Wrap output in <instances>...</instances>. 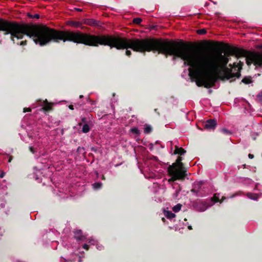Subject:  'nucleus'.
<instances>
[{
  "label": "nucleus",
  "mask_w": 262,
  "mask_h": 262,
  "mask_svg": "<svg viewBox=\"0 0 262 262\" xmlns=\"http://www.w3.org/2000/svg\"><path fill=\"white\" fill-rule=\"evenodd\" d=\"M182 158L179 157L176 162L168 167V174L171 177L169 182H174L177 180H183L186 177V171L181 162Z\"/></svg>",
  "instance_id": "f257e3e1"
},
{
  "label": "nucleus",
  "mask_w": 262,
  "mask_h": 262,
  "mask_svg": "<svg viewBox=\"0 0 262 262\" xmlns=\"http://www.w3.org/2000/svg\"><path fill=\"white\" fill-rule=\"evenodd\" d=\"M239 53L246 56L247 63L248 65L253 63L256 67H262V52H247L242 50Z\"/></svg>",
  "instance_id": "f03ea898"
},
{
  "label": "nucleus",
  "mask_w": 262,
  "mask_h": 262,
  "mask_svg": "<svg viewBox=\"0 0 262 262\" xmlns=\"http://www.w3.org/2000/svg\"><path fill=\"white\" fill-rule=\"evenodd\" d=\"M74 237L78 242H84L86 239L85 235H83L80 229H75L74 231Z\"/></svg>",
  "instance_id": "7ed1b4c3"
},
{
  "label": "nucleus",
  "mask_w": 262,
  "mask_h": 262,
  "mask_svg": "<svg viewBox=\"0 0 262 262\" xmlns=\"http://www.w3.org/2000/svg\"><path fill=\"white\" fill-rule=\"evenodd\" d=\"M216 121L214 119H209L205 123L204 127L207 129H214L216 126Z\"/></svg>",
  "instance_id": "20e7f679"
},
{
  "label": "nucleus",
  "mask_w": 262,
  "mask_h": 262,
  "mask_svg": "<svg viewBox=\"0 0 262 262\" xmlns=\"http://www.w3.org/2000/svg\"><path fill=\"white\" fill-rule=\"evenodd\" d=\"M208 206L205 202L199 201L196 203L195 208L196 210L199 211H204L208 208Z\"/></svg>",
  "instance_id": "39448f33"
},
{
  "label": "nucleus",
  "mask_w": 262,
  "mask_h": 262,
  "mask_svg": "<svg viewBox=\"0 0 262 262\" xmlns=\"http://www.w3.org/2000/svg\"><path fill=\"white\" fill-rule=\"evenodd\" d=\"M93 126V122L92 120H89L88 123H85L83 124L82 128V132L84 133H88L91 128Z\"/></svg>",
  "instance_id": "423d86ee"
},
{
  "label": "nucleus",
  "mask_w": 262,
  "mask_h": 262,
  "mask_svg": "<svg viewBox=\"0 0 262 262\" xmlns=\"http://www.w3.org/2000/svg\"><path fill=\"white\" fill-rule=\"evenodd\" d=\"M43 107L41 108L45 111H50L52 110V104L49 103L47 100L43 102Z\"/></svg>",
  "instance_id": "0eeeda50"
},
{
  "label": "nucleus",
  "mask_w": 262,
  "mask_h": 262,
  "mask_svg": "<svg viewBox=\"0 0 262 262\" xmlns=\"http://www.w3.org/2000/svg\"><path fill=\"white\" fill-rule=\"evenodd\" d=\"M225 199L226 198L225 196H222L221 200H220V194L215 193L214 194L213 197L211 198V201H213L214 203H216L218 202L222 203Z\"/></svg>",
  "instance_id": "6e6552de"
},
{
  "label": "nucleus",
  "mask_w": 262,
  "mask_h": 262,
  "mask_svg": "<svg viewBox=\"0 0 262 262\" xmlns=\"http://www.w3.org/2000/svg\"><path fill=\"white\" fill-rule=\"evenodd\" d=\"M84 23L86 25L91 26H96L99 25L98 22L94 19H86L85 20Z\"/></svg>",
  "instance_id": "1a4fd4ad"
},
{
  "label": "nucleus",
  "mask_w": 262,
  "mask_h": 262,
  "mask_svg": "<svg viewBox=\"0 0 262 262\" xmlns=\"http://www.w3.org/2000/svg\"><path fill=\"white\" fill-rule=\"evenodd\" d=\"M67 24L69 26H72L75 28L80 27L81 25V24L79 21H73V20H69L67 22Z\"/></svg>",
  "instance_id": "9d476101"
},
{
  "label": "nucleus",
  "mask_w": 262,
  "mask_h": 262,
  "mask_svg": "<svg viewBox=\"0 0 262 262\" xmlns=\"http://www.w3.org/2000/svg\"><path fill=\"white\" fill-rule=\"evenodd\" d=\"M72 255L74 257H76L77 256V255L74 254V253H72ZM75 260H76V258L75 257L68 258V259H66V258H63V257H61L60 261L61 262H72V261H75Z\"/></svg>",
  "instance_id": "9b49d317"
},
{
  "label": "nucleus",
  "mask_w": 262,
  "mask_h": 262,
  "mask_svg": "<svg viewBox=\"0 0 262 262\" xmlns=\"http://www.w3.org/2000/svg\"><path fill=\"white\" fill-rule=\"evenodd\" d=\"M185 152H186V151L183 148H182V147L179 148L177 146L174 150V154L182 155L184 153H185Z\"/></svg>",
  "instance_id": "f8f14e48"
},
{
  "label": "nucleus",
  "mask_w": 262,
  "mask_h": 262,
  "mask_svg": "<svg viewBox=\"0 0 262 262\" xmlns=\"http://www.w3.org/2000/svg\"><path fill=\"white\" fill-rule=\"evenodd\" d=\"M164 215L167 219H172L176 216L175 214L170 211H165Z\"/></svg>",
  "instance_id": "ddd939ff"
},
{
  "label": "nucleus",
  "mask_w": 262,
  "mask_h": 262,
  "mask_svg": "<svg viewBox=\"0 0 262 262\" xmlns=\"http://www.w3.org/2000/svg\"><path fill=\"white\" fill-rule=\"evenodd\" d=\"M242 81L245 84H249L252 82L251 77H245Z\"/></svg>",
  "instance_id": "4468645a"
},
{
  "label": "nucleus",
  "mask_w": 262,
  "mask_h": 262,
  "mask_svg": "<svg viewBox=\"0 0 262 262\" xmlns=\"http://www.w3.org/2000/svg\"><path fill=\"white\" fill-rule=\"evenodd\" d=\"M247 195L249 198L253 199V200H257L258 198V195L255 193H249L247 194Z\"/></svg>",
  "instance_id": "2eb2a0df"
},
{
  "label": "nucleus",
  "mask_w": 262,
  "mask_h": 262,
  "mask_svg": "<svg viewBox=\"0 0 262 262\" xmlns=\"http://www.w3.org/2000/svg\"><path fill=\"white\" fill-rule=\"evenodd\" d=\"M152 130L151 127L148 125H145V127L144 128V132L145 134H149L151 132Z\"/></svg>",
  "instance_id": "dca6fc26"
},
{
  "label": "nucleus",
  "mask_w": 262,
  "mask_h": 262,
  "mask_svg": "<svg viewBox=\"0 0 262 262\" xmlns=\"http://www.w3.org/2000/svg\"><path fill=\"white\" fill-rule=\"evenodd\" d=\"M181 207L182 205L180 204H178L172 208V210L175 212H178L181 210Z\"/></svg>",
  "instance_id": "f3484780"
},
{
  "label": "nucleus",
  "mask_w": 262,
  "mask_h": 262,
  "mask_svg": "<svg viewBox=\"0 0 262 262\" xmlns=\"http://www.w3.org/2000/svg\"><path fill=\"white\" fill-rule=\"evenodd\" d=\"M84 242H86L89 244H90L91 245H95V244L96 243V241L92 237H91L89 238H86V239Z\"/></svg>",
  "instance_id": "a211bd4d"
},
{
  "label": "nucleus",
  "mask_w": 262,
  "mask_h": 262,
  "mask_svg": "<svg viewBox=\"0 0 262 262\" xmlns=\"http://www.w3.org/2000/svg\"><path fill=\"white\" fill-rule=\"evenodd\" d=\"M130 132H132L133 134H136L137 135H139L140 134V131L139 129L136 127H134L130 129Z\"/></svg>",
  "instance_id": "6ab92c4d"
},
{
  "label": "nucleus",
  "mask_w": 262,
  "mask_h": 262,
  "mask_svg": "<svg viewBox=\"0 0 262 262\" xmlns=\"http://www.w3.org/2000/svg\"><path fill=\"white\" fill-rule=\"evenodd\" d=\"M102 184L100 182H96L93 184V186L94 189H97L101 187Z\"/></svg>",
  "instance_id": "aec40b11"
},
{
  "label": "nucleus",
  "mask_w": 262,
  "mask_h": 262,
  "mask_svg": "<svg viewBox=\"0 0 262 262\" xmlns=\"http://www.w3.org/2000/svg\"><path fill=\"white\" fill-rule=\"evenodd\" d=\"M142 20L141 18L136 17L133 19V23L136 24H140L142 22Z\"/></svg>",
  "instance_id": "412c9836"
},
{
  "label": "nucleus",
  "mask_w": 262,
  "mask_h": 262,
  "mask_svg": "<svg viewBox=\"0 0 262 262\" xmlns=\"http://www.w3.org/2000/svg\"><path fill=\"white\" fill-rule=\"evenodd\" d=\"M28 17H29L30 18H31L38 19L39 18V15L38 14H36L35 15H32V14L28 13Z\"/></svg>",
  "instance_id": "4be33fe9"
},
{
  "label": "nucleus",
  "mask_w": 262,
  "mask_h": 262,
  "mask_svg": "<svg viewBox=\"0 0 262 262\" xmlns=\"http://www.w3.org/2000/svg\"><path fill=\"white\" fill-rule=\"evenodd\" d=\"M199 34L203 35L206 33V30L205 29H199L197 31Z\"/></svg>",
  "instance_id": "5701e85b"
},
{
  "label": "nucleus",
  "mask_w": 262,
  "mask_h": 262,
  "mask_svg": "<svg viewBox=\"0 0 262 262\" xmlns=\"http://www.w3.org/2000/svg\"><path fill=\"white\" fill-rule=\"evenodd\" d=\"M221 132L225 134H227V135H231V132L230 130H229L226 128H222L221 129Z\"/></svg>",
  "instance_id": "b1692460"
},
{
  "label": "nucleus",
  "mask_w": 262,
  "mask_h": 262,
  "mask_svg": "<svg viewBox=\"0 0 262 262\" xmlns=\"http://www.w3.org/2000/svg\"><path fill=\"white\" fill-rule=\"evenodd\" d=\"M257 99L258 101L262 102V92L258 94L257 96Z\"/></svg>",
  "instance_id": "393cba45"
},
{
  "label": "nucleus",
  "mask_w": 262,
  "mask_h": 262,
  "mask_svg": "<svg viewBox=\"0 0 262 262\" xmlns=\"http://www.w3.org/2000/svg\"><path fill=\"white\" fill-rule=\"evenodd\" d=\"M81 120L82 123H84V124L89 123V121L87 120V119L86 118H82Z\"/></svg>",
  "instance_id": "a878e982"
},
{
  "label": "nucleus",
  "mask_w": 262,
  "mask_h": 262,
  "mask_svg": "<svg viewBox=\"0 0 262 262\" xmlns=\"http://www.w3.org/2000/svg\"><path fill=\"white\" fill-rule=\"evenodd\" d=\"M83 248L86 250H88L89 249V245L85 244L83 245Z\"/></svg>",
  "instance_id": "bb28decb"
},
{
  "label": "nucleus",
  "mask_w": 262,
  "mask_h": 262,
  "mask_svg": "<svg viewBox=\"0 0 262 262\" xmlns=\"http://www.w3.org/2000/svg\"><path fill=\"white\" fill-rule=\"evenodd\" d=\"M23 112H24V113H26V112H31V109L30 108H27V107H25V108H24V111H23Z\"/></svg>",
  "instance_id": "cd10ccee"
},
{
  "label": "nucleus",
  "mask_w": 262,
  "mask_h": 262,
  "mask_svg": "<svg viewBox=\"0 0 262 262\" xmlns=\"http://www.w3.org/2000/svg\"><path fill=\"white\" fill-rule=\"evenodd\" d=\"M88 101H89L92 105H94L96 104V101L94 100H91L89 98L88 99Z\"/></svg>",
  "instance_id": "c85d7f7f"
},
{
  "label": "nucleus",
  "mask_w": 262,
  "mask_h": 262,
  "mask_svg": "<svg viewBox=\"0 0 262 262\" xmlns=\"http://www.w3.org/2000/svg\"><path fill=\"white\" fill-rule=\"evenodd\" d=\"M29 149L32 153H35L36 151L34 148L32 146H30L29 147Z\"/></svg>",
  "instance_id": "c756f323"
},
{
  "label": "nucleus",
  "mask_w": 262,
  "mask_h": 262,
  "mask_svg": "<svg viewBox=\"0 0 262 262\" xmlns=\"http://www.w3.org/2000/svg\"><path fill=\"white\" fill-rule=\"evenodd\" d=\"M125 54L127 56H130V55H131V52L129 51V50H126V52H125Z\"/></svg>",
  "instance_id": "7c9ffc66"
},
{
  "label": "nucleus",
  "mask_w": 262,
  "mask_h": 262,
  "mask_svg": "<svg viewBox=\"0 0 262 262\" xmlns=\"http://www.w3.org/2000/svg\"><path fill=\"white\" fill-rule=\"evenodd\" d=\"M5 174V172H4L3 171H2V172L1 173V174H0V178H3L4 177Z\"/></svg>",
  "instance_id": "2f4dec72"
},
{
  "label": "nucleus",
  "mask_w": 262,
  "mask_h": 262,
  "mask_svg": "<svg viewBox=\"0 0 262 262\" xmlns=\"http://www.w3.org/2000/svg\"><path fill=\"white\" fill-rule=\"evenodd\" d=\"M248 157L250 158V159H253L254 158V155H252V154H249L248 155Z\"/></svg>",
  "instance_id": "473e14b6"
},
{
  "label": "nucleus",
  "mask_w": 262,
  "mask_h": 262,
  "mask_svg": "<svg viewBox=\"0 0 262 262\" xmlns=\"http://www.w3.org/2000/svg\"><path fill=\"white\" fill-rule=\"evenodd\" d=\"M26 41H21L20 42V45H26Z\"/></svg>",
  "instance_id": "72a5a7b5"
},
{
  "label": "nucleus",
  "mask_w": 262,
  "mask_h": 262,
  "mask_svg": "<svg viewBox=\"0 0 262 262\" xmlns=\"http://www.w3.org/2000/svg\"><path fill=\"white\" fill-rule=\"evenodd\" d=\"M69 107L71 110H74L73 105H69Z\"/></svg>",
  "instance_id": "f704fd0d"
},
{
  "label": "nucleus",
  "mask_w": 262,
  "mask_h": 262,
  "mask_svg": "<svg viewBox=\"0 0 262 262\" xmlns=\"http://www.w3.org/2000/svg\"><path fill=\"white\" fill-rule=\"evenodd\" d=\"M75 9L77 11H82V9H79V8H75Z\"/></svg>",
  "instance_id": "c9c22d12"
},
{
  "label": "nucleus",
  "mask_w": 262,
  "mask_h": 262,
  "mask_svg": "<svg viewBox=\"0 0 262 262\" xmlns=\"http://www.w3.org/2000/svg\"><path fill=\"white\" fill-rule=\"evenodd\" d=\"M188 228L189 229V230H191L192 228V226H188Z\"/></svg>",
  "instance_id": "e433bc0d"
},
{
  "label": "nucleus",
  "mask_w": 262,
  "mask_h": 262,
  "mask_svg": "<svg viewBox=\"0 0 262 262\" xmlns=\"http://www.w3.org/2000/svg\"><path fill=\"white\" fill-rule=\"evenodd\" d=\"M197 186H198V187H200V185H199V184H196V185H195V187H196Z\"/></svg>",
  "instance_id": "4c0bfd02"
},
{
  "label": "nucleus",
  "mask_w": 262,
  "mask_h": 262,
  "mask_svg": "<svg viewBox=\"0 0 262 262\" xmlns=\"http://www.w3.org/2000/svg\"><path fill=\"white\" fill-rule=\"evenodd\" d=\"M79 97H80V98H83V96H82V95H80V96H79Z\"/></svg>",
  "instance_id": "58836bf2"
},
{
  "label": "nucleus",
  "mask_w": 262,
  "mask_h": 262,
  "mask_svg": "<svg viewBox=\"0 0 262 262\" xmlns=\"http://www.w3.org/2000/svg\"><path fill=\"white\" fill-rule=\"evenodd\" d=\"M162 220H163V221H165V219L164 218H162Z\"/></svg>",
  "instance_id": "ea45409f"
}]
</instances>
